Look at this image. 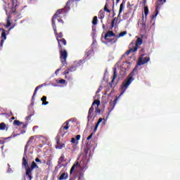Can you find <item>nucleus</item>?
<instances>
[{
  "label": "nucleus",
  "mask_w": 180,
  "mask_h": 180,
  "mask_svg": "<svg viewBox=\"0 0 180 180\" xmlns=\"http://www.w3.org/2000/svg\"><path fill=\"white\" fill-rule=\"evenodd\" d=\"M22 165L25 167L26 170L25 176H27L29 180L33 179V176H32V171H33V169H39V165H37V164L34 161H33L31 163V167H30L29 163L25 158H22Z\"/></svg>",
  "instance_id": "f03ea898"
},
{
  "label": "nucleus",
  "mask_w": 180,
  "mask_h": 180,
  "mask_svg": "<svg viewBox=\"0 0 180 180\" xmlns=\"http://www.w3.org/2000/svg\"><path fill=\"white\" fill-rule=\"evenodd\" d=\"M4 9H5V12L6 13V15H8V10L6 9V7H5Z\"/></svg>",
  "instance_id": "864d4df0"
},
{
  "label": "nucleus",
  "mask_w": 180,
  "mask_h": 180,
  "mask_svg": "<svg viewBox=\"0 0 180 180\" xmlns=\"http://www.w3.org/2000/svg\"><path fill=\"white\" fill-rule=\"evenodd\" d=\"M158 2L165 4L167 2V0H158Z\"/></svg>",
  "instance_id": "de8ad7c7"
},
{
  "label": "nucleus",
  "mask_w": 180,
  "mask_h": 180,
  "mask_svg": "<svg viewBox=\"0 0 180 180\" xmlns=\"http://www.w3.org/2000/svg\"><path fill=\"white\" fill-rule=\"evenodd\" d=\"M93 117H94V105H91L88 112V116H87L88 122H89V120H91Z\"/></svg>",
  "instance_id": "4468645a"
},
{
  "label": "nucleus",
  "mask_w": 180,
  "mask_h": 180,
  "mask_svg": "<svg viewBox=\"0 0 180 180\" xmlns=\"http://www.w3.org/2000/svg\"><path fill=\"white\" fill-rule=\"evenodd\" d=\"M33 136H31L30 138V139L28 140V141L27 142V144L25 146V149H24V153H23V158H25L27 157V148H29V144H30V143H32V140H33Z\"/></svg>",
  "instance_id": "9d476101"
},
{
  "label": "nucleus",
  "mask_w": 180,
  "mask_h": 180,
  "mask_svg": "<svg viewBox=\"0 0 180 180\" xmlns=\"http://www.w3.org/2000/svg\"><path fill=\"white\" fill-rule=\"evenodd\" d=\"M70 123L68 122H66L63 124V126L60 128L58 131V134L61 136L62 137H64L65 134H67L68 133V129H70V126H68Z\"/></svg>",
  "instance_id": "20e7f679"
},
{
  "label": "nucleus",
  "mask_w": 180,
  "mask_h": 180,
  "mask_svg": "<svg viewBox=\"0 0 180 180\" xmlns=\"http://www.w3.org/2000/svg\"><path fill=\"white\" fill-rule=\"evenodd\" d=\"M63 147H65V144L60 143V141H57V145L56 148H58L59 150H61V148H63Z\"/></svg>",
  "instance_id": "b1692460"
},
{
  "label": "nucleus",
  "mask_w": 180,
  "mask_h": 180,
  "mask_svg": "<svg viewBox=\"0 0 180 180\" xmlns=\"http://www.w3.org/2000/svg\"><path fill=\"white\" fill-rule=\"evenodd\" d=\"M105 40L106 41H104V44H108V43H110V44H115V43L117 41V39L116 38H112V39L107 38V39Z\"/></svg>",
  "instance_id": "f3484780"
},
{
  "label": "nucleus",
  "mask_w": 180,
  "mask_h": 180,
  "mask_svg": "<svg viewBox=\"0 0 180 180\" xmlns=\"http://www.w3.org/2000/svg\"><path fill=\"white\" fill-rule=\"evenodd\" d=\"M104 11L107 12L108 13H110V10L108 8V4H106L104 6Z\"/></svg>",
  "instance_id": "58836bf2"
},
{
  "label": "nucleus",
  "mask_w": 180,
  "mask_h": 180,
  "mask_svg": "<svg viewBox=\"0 0 180 180\" xmlns=\"http://www.w3.org/2000/svg\"><path fill=\"white\" fill-rule=\"evenodd\" d=\"M41 86H43V84L39 85L35 88V90L34 91L33 96L32 97V101H34V96H36V94H37V91H39V89H40V88H41Z\"/></svg>",
  "instance_id": "4be33fe9"
},
{
  "label": "nucleus",
  "mask_w": 180,
  "mask_h": 180,
  "mask_svg": "<svg viewBox=\"0 0 180 180\" xmlns=\"http://www.w3.org/2000/svg\"><path fill=\"white\" fill-rule=\"evenodd\" d=\"M80 139H81V135L76 136V140H80Z\"/></svg>",
  "instance_id": "3c124183"
},
{
  "label": "nucleus",
  "mask_w": 180,
  "mask_h": 180,
  "mask_svg": "<svg viewBox=\"0 0 180 180\" xmlns=\"http://www.w3.org/2000/svg\"><path fill=\"white\" fill-rule=\"evenodd\" d=\"M102 120H103V119H102V118L98 119L97 123L96 124V125L94 127V131L87 137L86 140H91L92 139V136H94V134L95 133H96V130H98V127H99V124H101V123H102Z\"/></svg>",
  "instance_id": "6e6552de"
},
{
  "label": "nucleus",
  "mask_w": 180,
  "mask_h": 180,
  "mask_svg": "<svg viewBox=\"0 0 180 180\" xmlns=\"http://www.w3.org/2000/svg\"><path fill=\"white\" fill-rule=\"evenodd\" d=\"M65 79H67V76H65Z\"/></svg>",
  "instance_id": "69168bd1"
},
{
  "label": "nucleus",
  "mask_w": 180,
  "mask_h": 180,
  "mask_svg": "<svg viewBox=\"0 0 180 180\" xmlns=\"http://www.w3.org/2000/svg\"><path fill=\"white\" fill-rule=\"evenodd\" d=\"M158 15V7H156L155 8V15H152V19H155Z\"/></svg>",
  "instance_id": "f704fd0d"
},
{
  "label": "nucleus",
  "mask_w": 180,
  "mask_h": 180,
  "mask_svg": "<svg viewBox=\"0 0 180 180\" xmlns=\"http://www.w3.org/2000/svg\"><path fill=\"white\" fill-rule=\"evenodd\" d=\"M5 40L1 39V44H0V47H4V43Z\"/></svg>",
  "instance_id": "49530a36"
},
{
  "label": "nucleus",
  "mask_w": 180,
  "mask_h": 180,
  "mask_svg": "<svg viewBox=\"0 0 180 180\" xmlns=\"http://www.w3.org/2000/svg\"><path fill=\"white\" fill-rule=\"evenodd\" d=\"M35 162H39V164H41V160L39 159V158H35Z\"/></svg>",
  "instance_id": "a18cd8bd"
},
{
  "label": "nucleus",
  "mask_w": 180,
  "mask_h": 180,
  "mask_svg": "<svg viewBox=\"0 0 180 180\" xmlns=\"http://www.w3.org/2000/svg\"><path fill=\"white\" fill-rule=\"evenodd\" d=\"M58 22L59 23L58 27H63V25H64V20L61 18H58Z\"/></svg>",
  "instance_id": "7c9ffc66"
},
{
  "label": "nucleus",
  "mask_w": 180,
  "mask_h": 180,
  "mask_svg": "<svg viewBox=\"0 0 180 180\" xmlns=\"http://www.w3.org/2000/svg\"><path fill=\"white\" fill-rule=\"evenodd\" d=\"M92 24L95 25H98V17L94 16L92 20Z\"/></svg>",
  "instance_id": "2f4dec72"
},
{
  "label": "nucleus",
  "mask_w": 180,
  "mask_h": 180,
  "mask_svg": "<svg viewBox=\"0 0 180 180\" xmlns=\"http://www.w3.org/2000/svg\"><path fill=\"white\" fill-rule=\"evenodd\" d=\"M146 2H147V0H143V4H146Z\"/></svg>",
  "instance_id": "13d9d810"
},
{
  "label": "nucleus",
  "mask_w": 180,
  "mask_h": 180,
  "mask_svg": "<svg viewBox=\"0 0 180 180\" xmlns=\"http://www.w3.org/2000/svg\"><path fill=\"white\" fill-rule=\"evenodd\" d=\"M1 31V40H6V33L5 32V30L0 28V32Z\"/></svg>",
  "instance_id": "5701e85b"
},
{
  "label": "nucleus",
  "mask_w": 180,
  "mask_h": 180,
  "mask_svg": "<svg viewBox=\"0 0 180 180\" xmlns=\"http://www.w3.org/2000/svg\"><path fill=\"white\" fill-rule=\"evenodd\" d=\"M138 71L137 68H134L132 72L128 75V77L124 80L122 82V84L121 86V94L119 96H116L115 99L114 101H111L110 102V108H111V110H113L115 109V106H116V103H117V101L120 98L122 95L126 92L127 90V88L130 86V84L134 81V75H137Z\"/></svg>",
  "instance_id": "f257e3e1"
},
{
  "label": "nucleus",
  "mask_w": 180,
  "mask_h": 180,
  "mask_svg": "<svg viewBox=\"0 0 180 180\" xmlns=\"http://www.w3.org/2000/svg\"><path fill=\"white\" fill-rule=\"evenodd\" d=\"M5 129H6V124L1 122L0 124V130H5Z\"/></svg>",
  "instance_id": "473e14b6"
},
{
  "label": "nucleus",
  "mask_w": 180,
  "mask_h": 180,
  "mask_svg": "<svg viewBox=\"0 0 180 180\" xmlns=\"http://www.w3.org/2000/svg\"><path fill=\"white\" fill-rule=\"evenodd\" d=\"M61 68H63V67H60L59 69H57V70L55 71V75H58V72H60V71H61Z\"/></svg>",
  "instance_id": "ea45409f"
},
{
  "label": "nucleus",
  "mask_w": 180,
  "mask_h": 180,
  "mask_svg": "<svg viewBox=\"0 0 180 180\" xmlns=\"http://www.w3.org/2000/svg\"><path fill=\"white\" fill-rule=\"evenodd\" d=\"M11 17L10 15H8L7 18V20H6L7 24L6 25V27H10V26L11 25Z\"/></svg>",
  "instance_id": "c85d7f7f"
},
{
  "label": "nucleus",
  "mask_w": 180,
  "mask_h": 180,
  "mask_svg": "<svg viewBox=\"0 0 180 180\" xmlns=\"http://www.w3.org/2000/svg\"><path fill=\"white\" fill-rule=\"evenodd\" d=\"M41 101H42V105H49V102L47 101V97L44 96L41 98Z\"/></svg>",
  "instance_id": "393cba45"
},
{
  "label": "nucleus",
  "mask_w": 180,
  "mask_h": 180,
  "mask_svg": "<svg viewBox=\"0 0 180 180\" xmlns=\"http://www.w3.org/2000/svg\"><path fill=\"white\" fill-rule=\"evenodd\" d=\"M32 115H30L27 116V117H25V120H30V119H32Z\"/></svg>",
  "instance_id": "37998d69"
},
{
  "label": "nucleus",
  "mask_w": 180,
  "mask_h": 180,
  "mask_svg": "<svg viewBox=\"0 0 180 180\" xmlns=\"http://www.w3.org/2000/svg\"><path fill=\"white\" fill-rule=\"evenodd\" d=\"M116 77H117V70H116V68H114L112 82H113V81H115V79H116Z\"/></svg>",
  "instance_id": "c756f323"
},
{
  "label": "nucleus",
  "mask_w": 180,
  "mask_h": 180,
  "mask_svg": "<svg viewBox=\"0 0 180 180\" xmlns=\"http://www.w3.org/2000/svg\"><path fill=\"white\" fill-rule=\"evenodd\" d=\"M103 29H105V25H103Z\"/></svg>",
  "instance_id": "052dcab7"
},
{
  "label": "nucleus",
  "mask_w": 180,
  "mask_h": 180,
  "mask_svg": "<svg viewBox=\"0 0 180 180\" xmlns=\"http://www.w3.org/2000/svg\"><path fill=\"white\" fill-rule=\"evenodd\" d=\"M86 165H87L86 163H85V164L83 165V167H81V165L79 164V162H75L73 164V165H72V167H71V169H70V174H72V172H74V170L75 169V168H79V167H80L81 171H84V168H86Z\"/></svg>",
  "instance_id": "0eeeda50"
},
{
  "label": "nucleus",
  "mask_w": 180,
  "mask_h": 180,
  "mask_svg": "<svg viewBox=\"0 0 180 180\" xmlns=\"http://www.w3.org/2000/svg\"><path fill=\"white\" fill-rule=\"evenodd\" d=\"M11 29H13V27H10L9 30H11Z\"/></svg>",
  "instance_id": "680f3d73"
},
{
  "label": "nucleus",
  "mask_w": 180,
  "mask_h": 180,
  "mask_svg": "<svg viewBox=\"0 0 180 180\" xmlns=\"http://www.w3.org/2000/svg\"><path fill=\"white\" fill-rule=\"evenodd\" d=\"M52 27L53 29L54 34L56 37V40H60V39H63V32H57V27L56 25H52Z\"/></svg>",
  "instance_id": "9b49d317"
},
{
  "label": "nucleus",
  "mask_w": 180,
  "mask_h": 180,
  "mask_svg": "<svg viewBox=\"0 0 180 180\" xmlns=\"http://www.w3.org/2000/svg\"><path fill=\"white\" fill-rule=\"evenodd\" d=\"M124 5H126V4L124 2H122L120 4L118 16H120V13H122V12H123V8H124Z\"/></svg>",
  "instance_id": "a878e982"
},
{
  "label": "nucleus",
  "mask_w": 180,
  "mask_h": 180,
  "mask_svg": "<svg viewBox=\"0 0 180 180\" xmlns=\"http://www.w3.org/2000/svg\"><path fill=\"white\" fill-rule=\"evenodd\" d=\"M122 75H126V71H124V72L122 74Z\"/></svg>",
  "instance_id": "5fc2aeb1"
},
{
  "label": "nucleus",
  "mask_w": 180,
  "mask_h": 180,
  "mask_svg": "<svg viewBox=\"0 0 180 180\" xmlns=\"http://www.w3.org/2000/svg\"><path fill=\"white\" fill-rule=\"evenodd\" d=\"M70 5H71V1H68L66 3L65 8H70Z\"/></svg>",
  "instance_id": "79ce46f5"
},
{
  "label": "nucleus",
  "mask_w": 180,
  "mask_h": 180,
  "mask_svg": "<svg viewBox=\"0 0 180 180\" xmlns=\"http://www.w3.org/2000/svg\"><path fill=\"white\" fill-rule=\"evenodd\" d=\"M59 84H65V80H64V79H60V81H59Z\"/></svg>",
  "instance_id": "09e8293b"
},
{
  "label": "nucleus",
  "mask_w": 180,
  "mask_h": 180,
  "mask_svg": "<svg viewBox=\"0 0 180 180\" xmlns=\"http://www.w3.org/2000/svg\"><path fill=\"white\" fill-rule=\"evenodd\" d=\"M141 53H144V49H142L141 50Z\"/></svg>",
  "instance_id": "6e6d98bb"
},
{
  "label": "nucleus",
  "mask_w": 180,
  "mask_h": 180,
  "mask_svg": "<svg viewBox=\"0 0 180 180\" xmlns=\"http://www.w3.org/2000/svg\"><path fill=\"white\" fill-rule=\"evenodd\" d=\"M59 180H67L68 179V173L64 172L63 173L60 177L58 178Z\"/></svg>",
  "instance_id": "aec40b11"
},
{
  "label": "nucleus",
  "mask_w": 180,
  "mask_h": 180,
  "mask_svg": "<svg viewBox=\"0 0 180 180\" xmlns=\"http://www.w3.org/2000/svg\"><path fill=\"white\" fill-rule=\"evenodd\" d=\"M71 143H72L73 144H75L77 143V141L75 140V138H72Z\"/></svg>",
  "instance_id": "c03bdc74"
},
{
  "label": "nucleus",
  "mask_w": 180,
  "mask_h": 180,
  "mask_svg": "<svg viewBox=\"0 0 180 180\" xmlns=\"http://www.w3.org/2000/svg\"><path fill=\"white\" fill-rule=\"evenodd\" d=\"M142 23H141V26H142V29H146V20L144 21V17H143L142 18Z\"/></svg>",
  "instance_id": "4c0bfd02"
},
{
  "label": "nucleus",
  "mask_w": 180,
  "mask_h": 180,
  "mask_svg": "<svg viewBox=\"0 0 180 180\" xmlns=\"http://www.w3.org/2000/svg\"><path fill=\"white\" fill-rule=\"evenodd\" d=\"M120 0H116L117 4L119 3Z\"/></svg>",
  "instance_id": "bf43d9fd"
},
{
  "label": "nucleus",
  "mask_w": 180,
  "mask_h": 180,
  "mask_svg": "<svg viewBox=\"0 0 180 180\" xmlns=\"http://www.w3.org/2000/svg\"><path fill=\"white\" fill-rule=\"evenodd\" d=\"M63 11H64L63 8L58 9L53 15L51 19L52 25H56V19H57L58 18H61V13H63Z\"/></svg>",
  "instance_id": "423d86ee"
},
{
  "label": "nucleus",
  "mask_w": 180,
  "mask_h": 180,
  "mask_svg": "<svg viewBox=\"0 0 180 180\" xmlns=\"http://www.w3.org/2000/svg\"><path fill=\"white\" fill-rule=\"evenodd\" d=\"M12 7L11 8L12 13H16V6H18V0H11Z\"/></svg>",
  "instance_id": "f8f14e48"
},
{
  "label": "nucleus",
  "mask_w": 180,
  "mask_h": 180,
  "mask_svg": "<svg viewBox=\"0 0 180 180\" xmlns=\"http://www.w3.org/2000/svg\"><path fill=\"white\" fill-rule=\"evenodd\" d=\"M84 64H85V60H79L75 63L76 67H81V65H84Z\"/></svg>",
  "instance_id": "bb28decb"
},
{
  "label": "nucleus",
  "mask_w": 180,
  "mask_h": 180,
  "mask_svg": "<svg viewBox=\"0 0 180 180\" xmlns=\"http://www.w3.org/2000/svg\"><path fill=\"white\" fill-rule=\"evenodd\" d=\"M126 34H127V31H124L120 32L118 35L117 37H123V36H126Z\"/></svg>",
  "instance_id": "72a5a7b5"
},
{
  "label": "nucleus",
  "mask_w": 180,
  "mask_h": 180,
  "mask_svg": "<svg viewBox=\"0 0 180 180\" xmlns=\"http://www.w3.org/2000/svg\"><path fill=\"white\" fill-rule=\"evenodd\" d=\"M139 49V46H136L131 49H130V51L131 53H136V51Z\"/></svg>",
  "instance_id": "e433bc0d"
},
{
  "label": "nucleus",
  "mask_w": 180,
  "mask_h": 180,
  "mask_svg": "<svg viewBox=\"0 0 180 180\" xmlns=\"http://www.w3.org/2000/svg\"><path fill=\"white\" fill-rule=\"evenodd\" d=\"M144 57V54H142L139 56L137 65H144V64H147L148 61H150V57Z\"/></svg>",
  "instance_id": "39448f33"
},
{
  "label": "nucleus",
  "mask_w": 180,
  "mask_h": 180,
  "mask_svg": "<svg viewBox=\"0 0 180 180\" xmlns=\"http://www.w3.org/2000/svg\"><path fill=\"white\" fill-rule=\"evenodd\" d=\"M115 36H116V34L113 31H108L104 36V39H108L109 37H115Z\"/></svg>",
  "instance_id": "dca6fc26"
},
{
  "label": "nucleus",
  "mask_w": 180,
  "mask_h": 180,
  "mask_svg": "<svg viewBox=\"0 0 180 180\" xmlns=\"http://www.w3.org/2000/svg\"><path fill=\"white\" fill-rule=\"evenodd\" d=\"M98 92H99V91H97L96 94H98Z\"/></svg>",
  "instance_id": "0e129e2a"
},
{
  "label": "nucleus",
  "mask_w": 180,
  "mask_h": 180,
  "mask_svg": "<svg viewBox=\"0 0 180 180\" xmlns=\"http://www.w3.org/2000/svg\"><path fill=\"white\" fill-rule=\"evenodd\" d=\"M11 120H15V117H12Z\"/></svg>",
  "instance_id": "4d7b16f0"
},
{
  "label": "nucleus",
  "mask_w": 180,
  "mask_h": 180,
  "mask_svg": "<svg viewBox=\"0 0 180 180\" xmlns=\"http://www.w3.org/2000/svg\"><path fill=\"white\" fill-rule=\"evenodd\" d=\"M94 105H97V107L96 108V113H101V110L99 109V105H101V101L99 100H95L93 103L92 106H94Z\"/></svg>",
  "instance_id": "ddd939ff"
},
{
  "label": "nucleus",
  "mask_w": 180,
  "mask_h": 180,
  "mask_svg": "<svg viewBox=\"0 0 180 180\" xmlns=\"http://www.w3.org/2000/svg\"><path fill=\"white\" fill-rule=\"evenodd\" d=\"M144 37L143 34L141 35V38L136 37L137 39L135 44V46H136V47H139V46H141V44H143V38Z\"/></svg>",
  "instance_id": "2eb2a0df"
},
{
  "label": "nucleus",
  "mask_w": 180,
  "mask_h": 180,
  "mask_svg": "<svg viewBox=\"0 0 180 180\" xmlns=\"http://www.w3.org/2000/svg\"><path fill=\"white\" fill-rule=\"evenodd\" d=\"M13 124H15V126H22V129H26V127L27 126V125L23 124V122H22L19 120H15L13 122Z\"/></svg>",
  "instance_id": "a211bd4d"
},
{
  "label": "nucleus",
  "mask_w": 180,
  "mask_h": 180,
  "mask_svg": "<svg viewBox=\"0 0 180 180\" xmlns=\"http://www.w3.org/2000/svg\"><path fill=\"white\" fill-rule=\"evenodd\" d=\"M144 13H145L146 19H147V15H148V6L144 7Z\"/></svg>",
  "instance_id": "c9c22d12"
},
{
  "label": "nucleus",
  "mask_w": 180,
  "mask_h": 180,
  "mask_svg": "<svg viewBox=\"0 0 180 180\" xmlns=\"http://www.w3.org/2000/svg\"><path fill=\"white\" fill-rule=\"evenodd\" d=\"M65 161V156L64 155V154H62L58 159V163L59 165H61V164H63V162H64Z\"/></svg>",
  "instance_id": "412c9836"
},
{
  "label": "nucleus",
  "mask_w": 180,
  "mask_h": 180,
  "mask_svg": "<svg viewBox=\"0 0 180 180\" xmlns=\"http://www.w3.org/2000/svg\"><path fill=\"white\" fill-rule=\"evenodd\" d=\"M57 41L59 50L64 49V46H67V41L64 38L58 39Z\"/></svg>",
  "instance_id": "1a4fd4ad"
},
{
  "label": "nucleus",
  "mask_w": 180,
  "mask_h": 180,
  "mask_svg": "<svg viewBox=\"0 0 180 180\" xmlns=\"http://www.w3.org/2000/svg\"><path fill=\"white\" fill-rule=\"evenodd\" d=\"M16 136H20V134H12L11 136L10 137H8V139H12V137H16Z\"/></svg>",
  "instance_id": "a19ab883"
},
{
  "label": "nucleus",
  "mask_w": 180,
  "mask_h": 180,
  "mask_svg": "<svg viewBox=\"0 0 180 180\" xmlns=\"http://www.w3.org/2000/svg\"><path fill=\"white\" fill-rule=\"evenodd\" d=\"M130 53H131V51L129 49V50H128V51H126L125 54H126L127 56H129V54H130Z\"/></svg>",
  "instance_id": "8fccbe9b"
},
{
  "label": "nucleus",
  "mask_w": 180,
  "mask_h": 180,
  "mask_svg": "<svg viewBox=\"0 0 180 180\" xmlns=\"http://www.w3.org/2000/svg\"><path fill=\"white\" fill-rule=\"evenodd\" d=\"M117 19H119V15H118V17H115V18H114V19L112 20L110 29H113V27H115V22H116V20H117Z\"/></svg>",
  "instance_id": "cd10ccee"
},
{
  "label": "nucleus",
  "mask_w": 180,
  "mask_h": 180,
  "mask_svg": "<svg viewBox=\"0 0 180 180\" xmlns=\"http://www.w3.org/2000/svg\"><path fill=\"white\" fill-rule=\"evenodd\" d=\"M72 71H75V68L74 66L70 67L63 72V75H68L70 72H72Z\"/></svg>",
  "instance_id": "6ab92c4d"
},
{
  "label": "nucleus",
  "mask_w": 180,
  "mask_h": 180,
  "mask_svg": "<svg viewBox=\"0 0 180 180\" xmlns=\"http://www.w3.org/2000/svg\"><path fill=\"white\" fill-rule=\"evenodd\" d=\"M70 180H74V179L71 178V179H70Z\"/></svg>",
  "instance_id": "e2e57ef3"
},
{
  "label": "nucleus",
  "mask_w": 180,
  "mask_h": 180,
  "mask_svg": "<svg viewBox=\"0 0 180 180\" xmlns=\"http://www.w3.org/2000/svg\"><path fill=\"white\" fill-rule=\"evenodd\" d=\"M60 59L63 65L67 64V58L68 57V53L65 49H59Z\"/></svg>",
  "instance_id": "7ed1b4c3"
},
{
  "label": "nucleus",
  "mask_w": 180,
  "mask_h": 180,
  "mask_svg": "<svg viewBox=\"0 0 180 180\" xmlns=\"http://www.w3.org/2000/svg\"><path fill=\"white\" fill-rule=\"evenodd\" d=\"M101 19H103V18H105V15L103 13L101 14Z\"/></svg>",
  "instance_id": "603ef678"
}]
</instances>
